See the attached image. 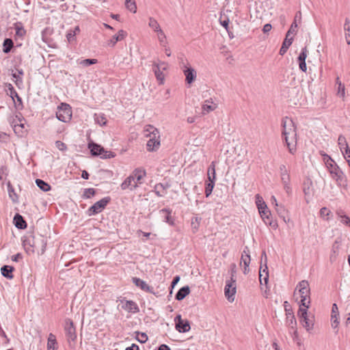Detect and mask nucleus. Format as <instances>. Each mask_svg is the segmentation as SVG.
I'll return each instance as SVG.
<instances>
[{"label": "nucleus", "mask_w": 350, "mask_h": 350, "mask_svg": "<svg viewBox=\"0 0 350 350\" xmlns=\"http://www.w3.org/2000/svg\"><path fill=\"white\" fill-rule=\"evenodd\" d=\"M283 140L288 152L294 154L297 151L296 128L292 119L285 117L282 121Z\"/></svg>", "instance_id": "1"}, {"label": "nucleus", "mask_w": 350, "mask_h": 350, "mask_svg": "<svg viewBox=\"0 0 350 350\" xmlns=\"http://www.w3.org/2000/svg\"><path fill=\"white\" fill-rule=\"evenodd\" d=\"M25 249L32 252H37L42 254L46 249V240L42 235H29L25 237L23 241Z\"/></svg>", "instance_id": "2"}, {"label": "nucleus", "mask_w": 350, "mask_h": 350, "mask_svg": "<svg viewBox=\"0 0 350 350\" xmlns=\"http://www.w3.org/2000/svg\"><path fill=\"white\" fill-rule=\"evenodd\" d=\"M146 131L149 132L150 136L146 144L148 151L152 152L157 150L160 146V136L158 129L149 125Z\"/></svg>", "instance_id": "3"}, {"label": "nucleus", "mask_w": 350, "mask_h": 350, "mask_svg": "<svg viewBox=\"0 0 350 350\" xmlns=\"http://www.w3.org/2000/svg\"><path fill=\"white\" fill-rule=\"evenodd\" d=\"M88 148L92 156L100 157L103 159L113 158L116 156L113 152L105 150L103 146L93 142L88 143Z\"/></svg>", "instance_id": "4"}, {"label": "nucleus", "mask_w": 350, "mask_h": 350, "mask_svg": "<svg viewBox=\"0 0 350 350\" xmlns=\"http://www.w3.org/2000/svg\"><path fill=\"white\" fill-rule=\"evenodd\" d=\"M56 117L59 120L63 122H68L72 118L70 106L66 103H62L57 108Z\"/></svg>", "instance_id": "5"}, {"label": "nucleus", "mask_w": 350, "mask_h": 350, "mask_svg": "<svg viewBox=\"0 0 350 350\" xmlns=\"http://www.w3.org/2000/svg\"><path fill=\"white\" fill-rule=\"evenodd\" d=\"M327 167L332 178L334 179L338 185L345 183V176L338 165L334 162L332 165H325Z\"/></svg>", "instance_id": "6"}, {"label": "nucleus", "mask_w": 350, "mask_h": 350, "mask_svg": "<svg viewBox=\"0 0 350 350\" xmlns=\"http://www.w3.org/2000/svg\"><path fill=\"white\" fill-rule=\"evenodd\" d=\"M110 197H105L100 200L99 201L94 203L92 206H91L87 211V214L89 216L95 215L105 209L106 206L110 202Z\"/></svg>", "instance_id": "7"}, {"label": "nucleus", "mask_w": 350, "mask_h": 350, "mask_svg": "<svg viewBox=\"0 0 350 350\" xmlns=\"http://www.w3.org/2000/svg\"><path fill=\"white\" fill-rule=\"evenodd\" d=\"M267 258L265 252H262L261 255V265L259 270V278L262 283V280H264L265 284H267L269 280V271L267 265Z\"/></svg>", "instance_id": "8"}, {"label": "nucleus", "mask_w": 350, "mask_h": 350, "mask_svg": "<svg viewBox=\"0 0 350 350\" xmlns=\"http://www.w3.org/2000/svg\"><path fill=\"white\" fill-rule=\"evenodd\" d=\"M280 174L281 176L282 183L284 185V189L286 193H289L291 191V189L289 185L291 178L288 170L285 165H281L280 166Z\"/></svg>", "instance_id": "9"}, {"label": "nucleus", "mask_w": 350, "mask_h": 350, "mask_svg": "<svg viewBox=\"0 0 350 350\" xmlns=\"http://www.w3.org/2000/svg\"><path fill=\"white\" fill-rule=\"evenodd\" d=\"M64 331L68 341H75L77 338L76 329L71 319H66L64 325Z\"/></svg>", "instance_id": "10"}, {"label": "nucleus", "mask_w": 350, "mask_h": 350, "mask_svg": "<svg viewBox=\"0 0 350 350\" xmlns=\"http://www.w3.org/2000/svg\"><path fill=\"white\" fill-rule=\"evenodd\" d=\"M175 327L177 331L180 333H185L189 331L190 324L188 320H183L180 314H178L174 318Z\"/></svg>", "instance_id": "11"}, {"label": "nucleus", "mask_w": 350, "mask_h": 350, "mask_svg": "<svg viewBox=\"0 0 350 350\" xmlns=\"http://www.w3.org/2000/svg\"><path fill=\"white\" fill-rule=\"evenodd\" d=\"M180 67L185 76V81L188 84H191L193 82H194L197 76L196 70L191 66H187L183 62L182 63Z\"/></svg>", "instance_id": "12"}, {"label": "nucleus", "mask_w": 350, "mask_h": 350, "mask_svg": "<svg viewBox=\"0 0 350 350\" xmlns=\"http://www.w3.org/2000/svg\"><path fill=\"white\" fill-rule=\"evenodd\" d=\"M224 293L228 301H234L233 296L236 293V282H232V280H227L224 288Z\"/></svg>", "instance_id": "13"}, {"label": "nucleus", "mask_w": 350, "mask_h": 350, "mask_svg": "<svg viewBox=\"0 0 350 350\" xmlns=\"http://www.w3.org/2000/svg\"><path fill=\"white\" fill-rule=\"evenodd\" d=\"M152 70L154 72L155 77L158 81H162L164 79V75L163 70H165L167 66L165 62H161L159 64L154 63L152 65Z\"/></svg>", "instance_id": "14"}, {"label": "nucleus", "mask_w": 350, "mask_h": 350, "mask_svg": "<svg viewBox=\"0 0 350 350\" xmlns=\"http://www.w3.org/2000/svg\"><path fill=\"white\" fill-rule=\"evenodd\" d=\"M121 308L129 312L137 313L139 310L137 304L133 301L121 300Z\"/></svg>", "instance_id": "15"}, {"label": "nucleus", "mask_w": 350, "mask_h": 350, "mask_svg": "<svg viewBox=\"0 0 350 350\" xmlns=\"http://www.w3.org/2000/svg\"><path fill=\"white\" fill-rule=\"evenodd\" d=\"M132 281L135 286L140 288L144 291L153 294L154 293L153 291V288L148 285L145 281L141 280L140 278L134 277L132 278Z\"/></svg>", "instance_id": "16"}, {"label": "nucleus", "mask_w": 350, "mask_h": 350, "mask_svg": "<svg viewBox=\"0 0 350 350\" xmlns=\"http://www.w3.org/2000/svg\"><path fill=\"white\" fill-rule=\"evenodd\" d=\"M286 325L291 327L292 329H294V335L297 336V331L295 329V326L297 325L296 319L295 318V316L293 314V312L291 310H288L286 308Z\"/></svg>", "instance_id": "17"}, {"label": "nucleus", "mask_w": 350, "mask_h": 350, "mask_svg": "<svg viewBox=\"0 0 350 350\" xmlns=\"http://www.w3.org/2000/svg\"><path fill=\"white\" fill-rule=\"evenodd\" d=\"M242 262H243V265L245 266L243 273H244V274H246L249 271V269H247V267H249L250 263V250H249L248 247H247V246L245 247V248L243 251L242 255H241V263H242Z\"/></svg>", "instance_id": "18"}, {"label": "nucleus", "mask_w": 350, "mask_h": 350, "mask_svg": "<svg viewBox=\"0 0 350 350\" xmlns=\"http://www.w3.org/2000/svg\"><path fill=\"white\" fill-rule=\"evenodd\" d=\"M120 187L122 190L129 189L133 191L137 188V185L135 184L133 176L131 174L121 184Z\"/></svg>", "instance_id": "19"}, {"label": "nucleus", "mask_w": 350, "mask_h": 350, "mask_svg": "<svg viewBox=\"0 0 350 350\" xmlns=\"http://www.w3.org/2000/svg\"><path fill=\"white\" fill-rule=\"evenodd\" d=\"M133 176L135 184L137 185V187L142 183V180L146 176V171L142 168H136L131 173Z\"/></svg>", "instance_id": "20"}, {"label": "nucleus", "mask_w": 350, "mask_h": 350, "mask_svg": "<svg viewBox=\"0 0 350 350\" xmlns=\"http://www.w3.org/2000/svg\"><path fill=\"white\" fill-rule=\"evenodd\" d=\"M259 213L262 218V219L265 221V223L269 224L270 226H271V222L270 221L269 215L270 212L267 208V206L265 202H262V204L259 205Z\"/></svg>", "instance_id": "21"}, {"label": "nucleus", "mask_w": 350, "mask_h": 350, "mask_svg": "<svg viewBox=\"0 0 350 350\" xmlns=\"http://www.w3.org/2000/svg\"><path fill=\"white\" fill-rule=\"evenodd\" d=\"M161 216L163 218V221L167 223L170 226L174 225V219L172 218V210L169 208H163L159 211Z\"/></svg>", "instance_id": "22"}, {"label": "nucleus", "mask_w": 350, "mask_h": 350, "mask_svg": "<svg viewBox=\"0 0 350 350\" xmlns=\"http://www.w3.org/2000/svg\"><path fill=\"white\" fill-rule=\"evenodd\" d=\"M297 287L299 288V292L300 293L301 297H302V296L308 297L309 296L310 287H309V284H308V281L302 280V281L299 282L297 288Z\"/></svg>", "instance_id": "23"}, {"label": "nucleus", "mask_w": 350, "mask_h": 350, "mask_svg": "<svg viewBox=\"0 0 350 350\" xmlns=\"http://www.w3.org/2000/svg\"><path fill=\"white\" fill-rule=\"evenodd\" d=\"M293 40V36H288V35H286V37L282 42V46L280 49L279 53L280 55H284L286 53L288 49L292 44Z\"/></svg>", "instance_id": "24"}, {"label": "nucleus", "mask_w": 350, "mask_h": 350, "mask_svg": "<svg viewBox=\"0 0 350 350\" xmlns=\"http://www.w3.org/2000/svg\"><path fill=\"white\" fill-rule=\"evenodd\" d=\"M217 107V105L213 103L212 98L206 100L202 105V109L203 113H209L215 110Z\"/></svg>", "instance_id": "25"}, {"label": "nucleus", "mask_w": 350, "mask_h": 350, "mask_svg": "<svg viewBox=\"0 0 350 350\" xmlns=\"http://www.w3.org/2000/svg\"><path fill=\"white\" fill-rule=\"evenodd\" d=\"M126 36V32L124 30H120L118 34L114 35L112 38L109 40L108 45L113 47L117 43V42L120 41L124 38Z\"/></svg>", "instance_id": "26"}, {"label": "nucleus", "mask_w": 350, "mask_h": 350, "mask_svg": "<svg viewBox=\"0 0 350 350\" xmlns=\"http://www.w3.org/2000/svg\"><path fill=\"white\" fill-rule=\"evenodd\" d=\"M14 224L18 229H25L27 228V223L23 216L16 213L14 217Z\"/></svg>", "instance_id": "27"}, {"label": "nucleus", "mask_w": 350, "mask_h": 350, "mask_svg": "<svg viewBox=\"0 0 350 350\" xmlns=\"http://www.w3.org/2000/svg\"><path fill=\"white\" fill-rule=\"evenodd\" d=\"M190 293V288L188 286H185L180 288L175 295L176 300L180 301L185 298Z\"/></svg>", "instance_id": "28"}, {"label": "nucleus", "mask_w": 350, "mask_h": 350, "mask_svg": "<svg viewBox=\"0 0 350 350\" xmlns=\"http://www.w3.org/2000/svg\"><path fill=\"white\" fill-rule=\"evenodd\" d=\"M14 268L10 265H3L1 268V272L3 276L8 279H12L14 275L12 274Z\"/></svg>", "instance_id": "29"}, {"label": "nucleus", "mask_w": 350, "mask_h": 350, "mask_svg": "<svg viewBox=\"0 0 350 350\" xmlns=\"http://www.w3.org/2000/svg\"><path fill=\"white\" fill-rule=\"evenodd\" d=\"M47 340H48L47 341V349L48 350H55L57 348L56 337L53 334L50 333L49 334Z\"/></svg>", "instance_id": "30"}, {"label": "nucleus", "mask_w": 350, "mask_h": 350, "mask_svg": "<svg viewBox=\"0 0 350 350\" xmlns=\"http://www.w3.org/2000/svg\"><path fill=\"white\" fill-rule=\"evenodd\" d=\"M7 187L10 198L12 200L13 202H17L18 200V196L15 192V190L10 181L8 182Z\"/></svg>", "instance_id": "31"}, {"label": "nucleus", "mask_w": 350, "mask_h": 350, "mask_svg": "<svg viewBox=\"0 0 350 350\" xmlns=\"http://www.w3.org/2000/svg\"><path fill=\"white\" fill-rule=\"evenodd\" d=\"M95 122L100 126H104L107 124V118L103 113H96L94 116Z\"/></svg>", "instance_id": "32"}, {"label": "nucleus", "mask_w": 350, "mask_h": 350, "mask_svg": "<svg viewBox=\"0 0 350 350\" xmlns=\"http://www.w3.org/2000/svg\"><path fill=\"white\" fill-rule=\"evenodd\" d=\"M201 219V217H192L191 221V226L193 233H196L198 231Z\"/></svg>", "instance_id": "33"}, {"label": "nucleus", "mask_w": 350, "mask_h": 350, "mask_svg": "<svg viewBox=\"0 0 350 350\" xmlns=\"http://www.w3.org/2000/svg\"><path fill=\"white\" fill-rule=\"evenodd\" d=\"M345 37L347 44H350V22L346 18L344 24Z\"/></svg>", "instance_id": "34"}, {"label": "nucleus", "mask_w": 350, "mask_h": 350, "mask_svg": "<svg viewBox=\"0 0 350 350\" xmlns=\"http://www.w3.org/2000/svg\"><path fill=\"white\" fill-rule=\"evenodd\" d=\"M215 163L213 161L210 166L208 168L207 172V178L208 180H215Z\"/></svg>", "instance_id": "35"}, {"label": "nucleus", "mask_w": 350, "mask_h": 350, "mask_svg": "<svg viewBox=\"0 0 350 350\" xmlns=\"http://www.w3.org/2000/svg\"><path fill=\"white\" fill-rule=\"evenodd\" d=\"M336 83L338 85L337 96L340 98H344L345 96V88L344 84L341 83L338 77L336 78Z\"/></svg>", "instance_id": "36"}, {"label": "nucleus", "mask_w": 350, "mask_h": 350, "mask_svg": "<svg viewBox=\"0 0 350 350\" xmlns=\"http://www.w3.org/2000/svg\"><path fill=\"white\" fill-rule=\"evenodd\" d=\"M36 183L37 186L43 191H49L51 190V186L45 181L42 179H36Z\"/></svg>", "instance_id": "37"}, {"label": "nucleus", "mask_w": 350, "mask_h": 350, "mask_svg": "<svg viewBox=\"0 0 350 350\" xmlns=\"http://www.w3.org/2000/svg\"><path fill=\"white\" fill-rule=\"evenodd\" d=\"M14 46L13 41L10 38H5L3 41V51L5 53H8L10 52L12 48Z\"/></svg>", "instance_id": "38"}, {"label": "nucleus", "mask_w": 350, "mask_h": 350, "mask_svg": "<svg viewBox=\"0 0 350 350\" xmlns=\"http://www.w3.org/2000/svg\"><path fill=\"white\" fill-rule=\"evenodd\" d=\"M11 124L13 126V130H14V133L19 136H22L24 133V132H23L24 124L22 123L14 124V120H13L11 122Z\"/></svg>", "instance_id": "39"}, {"label": "nucleus", "mask_w": 350, "mask_h": 350, "mask_svg": "<svg viewBox=\"0 0 350 350\" xmlns=\"http://www.w3.org/2000/svg\"><path fill=\"white\" fill-rule=\"evenodd\" d=\"M168 187L167 185L165 186L162 183H158L154 186V192L159 197H161L164 195V190Z\"/></svg>", "instance_id": "40"}, {"label": "nucleus", "mask_w": 350, "mask_h": 350, "mask_svg": "<svg viewBox=\"0 0 350 350\" xmlns=\"http://www.w3.org/2000/svg\"><path fill=\"white\" fill-rule=\"evenodd\" d=\"M301 323L303 327L306 328L308 332H310L313 328V323L312 321L310 320L308 317L300 320Z\"/></svg>", "instance_id": "41"}, {"label": "nucleus", "mask_w": 350, "mask_h": 350, "mask_svg": "<svg viewBox=\"0 0 350 350\" xmlns=\"http://www.w3.org/2000/svg\"><path fill=\"white\" fill-rule=\"evenodd\" d=\"M96 194V190L94 188L85 189L82 194L83 199H90Z\"/></svg>", "instance_id": "42"}, {"label": "nucleus", "mask_w": 350, "mask_h": 350, "mask_svg": "<svg viewBox=\"0 0 350 350\" xmlns=\"http://www.w3.org/2000/svg\"><path fill=\"white\" fill-rule=\"evenodd\" d=\"M10 96L12 98L13 100L16 98L18 102V105H21L23 107V100L22 98L19 96L18 93L16 92L14 88L12 87V85H10Z\"/></svg>", "instance_id": "43"}, {"label": "nucleus", "mask_w": 350, "mask_h": 350, "mask_svg": "<svg viewBox=\"0 0 350 350\" xmlns=\"http://www.w3.org/2000/svg\"><path fill=\"white\" fill-rule=\"evenodd\" d=\"M208 182L206 183V186H205L206 197H208L211 194L213 189L214 188V186H215V181H213V180H208Z\"/></svg>", "instance_id": "44"}, {"label": "nucleus", "mask_w": 350, "mask_h": 350, "mask_svg": "<svg viewBox=\"0 0 350 350\" xmlns=\"http://www.w3.org/2000/svg\"><path fill=\"white\" fill-rule=\"evenodd\" d=\"M148 25L156 32H159L161 30L159 24L154 18L150 17L149 18Z\"/></svg>", "instance_id": "45"}, {"label": "nucleus", "mask_w": 350, "mask_h": 350, "mask_svg": "<svg viewBox=\"0 0 350 350\" xmlns=\"http://www.w3.org/2000/svg\"><path fill=\"white\" fill-rule=\"evenodd\" d=\"M78 63L84 67H88L92 64H96L97 59H82L80 61L78 60Z\"/></svg>", "instance_id": "46"}, {"label": "nucleus", "mask_w": 350, "mask_h": 350, "mask_svg": "<svg viewBox=\"0 0 350 350\" xmlns=\"http://www.w3.org/2000/svg\"><path fill=\"white\" fill-rule=\"evenodd\" d=\"M307 312H308V308H306V307L302 308V306H299V309L298 310L297 315H298L299 318L300 319V320L308 317Z\"/></svg>", "instance_id": "47"}, {"label": "nucleus", "mask_w": 350, "mask_h": 350, "mask_svg": "<svg viewBox=\"0 0 350 350\" xmlns=\"http://www.w3.org/2000/svg\"><path fill=\"white\" fill-rule=\"evenodd\" d=\"M297 24L295 21L291 25L290 29L286 32V35H288V36H293L297 33Z\"/></svg>", "instance_id": "48"}, {"label": "nucleus", "mask_w": 350, "mask_h": 350, "mask_svg": "<svg viewBox=\"0 0 350 350\" xmlns=\"http://www.w3.org/2000/svg\"><path fill=\"white\" fill-rule=\"evenodd\" d=\"M126 8L133 13H135L137 11V6L135 1H131V2H125Z\"/></svg>", "instance_id": "49"}, {"label": "nucleus", "mask_w": 350, "mask_h": 350, "mask_svg": "<svg viewBox=\"0 0 350 350\" xmlns=\"http://www.w3.org/2000/svg\"><path fill=\"white\" fill-rule=\"evenodd\" d=\"M331 214V211L326 207H323L320 210V215L326 220H329V215Z\"/></svg>", "instance_id": "50"}, {"label": "nucleus", "mask_w": 350, "mask_h": 350, "mask_svg": "<svg viewBox=\"0 0 350 350\" xmlns=\"http://www.w3.org/2000/svg\"><path fill=\"white\" fill-rule=\"evenodd\" d=\"M307 56H308V50H307L306 46H305L301 49V51L298 56L297 61H306Z\"/></svg>", "instance_id": "51"}, {"label": "nucleus", "mask_w": 350, "mask_h": 350, "mask_svg": "<svg viewBox=\"0 0 350 350\" xmlns=\"http://www.w3.org/2000/svg\"><path fill=\"white\" fill-rule=\"evenodd\" d=\"M338 146L340 147V151L342 152V149L345 146H348L346 139L344 136L340 135L338 139Z\"/></svg>", "instance_id": "52"}, {"label": "nucleus", "mask_w": 350, "mask_h": 350, "mask_svg": "<svg viewBox=\"0 0 350 350\" xmlns=\"http://www.w3.org/2000/svg\"><path fill=\"white\" fill-rule=\"evenodd\" d=\"M300 305L301 306L306 307V308H309L310 305V297H301Z\"/></svg>", "instance_id": "53"}, {"label": "nucleus", "mask_w": 350, "mask_h": 350, "mask_svg": "<svg viewBox=\"0 0 350 350\" xmlns=\"http://www.w3.org/2000/svg\"><path fill=\"white\" fill-rule=\"evenodd\" d=\"M137 340L141 342V343H144L147 341L148 340V336L146 335V333H139V332H137Z\"/></svg>", "instance_id": "54"}, {"label": "nucleus", "mask_w": 350, "mask_h": 350, "mask_svg": "<svg viewBox=\"0 0 350 350\" xmlns=\"http://www.w3.org/2000/svg\"><path fill=\"white\" fill-rule=\"evenodd\" d=\"M322 155L325 165H329L331 166L332 163L333 164L334 163V161L327 154H323Z\"/></svg>", "instance_id": "55"}, {"label": "nucleus", "mask_w": 350, "mask_h": 350, "mask_svg": "<svg viewBox=\"0 0 350 350\" xmlns=\"http://www.w3.org/2000/svg\"><path fill=\"white\" fill-rule=\"evenodd\" d=\"M16 35L20 37H22L25 33V30L23 27L16 25Z\"/></svg>", "instance_id": "56"}, {"label": "nucleus", "mask_w": 350, "mask_h": 350, "mask_svg": "<svg viewBox=\"0 0 350 350\" xmlns=\"http://www.w3.org/2000/svg\"><path fill=\"white\" fill-rule=\"evenodd\" d=\"M55 146L61 151H64L67 149L66 145L61 141H56Z\"/></svg>", "instance_id": "57"}, {"label": "nucleus", "mask_w": 350, "mask_h": 350, "mask_svg": "<svg viewBox=\"0 0 350 350\" xmlns=\"http://www.w3.org/2000/svg\"><path fill=\"white\" fill-rule=\"evenodd\" d=\"M338 315V308L336 304L332 305V319H334Z\"/></svg>", "instance_id": "58"}, {"label": "nucleus", "mask_w": 350, "mask_h": 350, "mask_svg": "<svg viewBox=\"0 0 350 350\" xmlns=\"http://www.w3.org/2000/svg\"><path fill=\"white\" fill-rule=\"evenodd\" d=\"M75 31H70L66 35L67 40L69 42H72L75 40Z\"/></svg>", "instance_id": "59"}, {"label": "nucleus", "mask_w": 350, "mask_h": 350, "mask_svg": "<svg viewBox=\"0 0 350 350\" xmlns=\"http://www.w3.org/2000/svg\"><path fill=\"white\" fill-rule=\"evenodd\" d=\"M220 23L221 25L225 27V29H226V31L228 32V34H229V36L231 37L230 36V31H229V27H228V24H229V19H225L224 21H220ZM233 36H232V38Z\"/></svg>", "instance_id": "60"}, {"label": "nucleus", "mask_w": 350, "mask_h": 350, "mask_svg": "<svg viewBox=\"0 0 350 350\" xmlns=\"http://www.w3.org/2000/svg\"><path fill=\"white\" fill-rule=\"evenodd\" d=\"M158 33V39H159V41L160 42V43H164L165 41V39H166V36L164 33V32L163 31V30H160Z\"/></svg>", "instance_id": "61"}, {"label": "nucleus", "mask_w": 350, "mask_h": 350, "mask_svg": "<svg viewBox=\"0 0 350 350\" xmlns=\"http://www.w3.org/2000/svg\"><path fill=\"white\" fill-rule=\"evenodd\" d=\"M235 267H236V265L235 264H232V268H231V277H230V280L232 281V282H236V270H235Z\"/></svg>", "instance_id": "62"}, {"label": "nucleus", "mask_w": 350, "mask_h": 350, "mask_svg": "<svg viewBox=\"0 0 350 350\" xmlns=\"http://www.w3.org/2000/svg\"><path fill=\"white\" fill-rule=\"evenodd\" d=\"M276 211L280 217H284L285 208L282 205H278V206H276Z\"/></svg>", "instance_id": "63"}, {"label": "nucleus", "mask_w": 350, "mask_h": 350, "mask_svg": "<svg viewBox=\"0 0 350 350\" xmlns=\"http://www.w3.org/2000/svg\"><path fill=\"white\" fill-rule=\"evenodd\" d=\"M340 221L347 226L350 227V218L346 215H343L342 218H341Z\"/></svg>", "instance_id": "64"}]
</instances>
